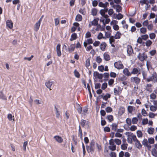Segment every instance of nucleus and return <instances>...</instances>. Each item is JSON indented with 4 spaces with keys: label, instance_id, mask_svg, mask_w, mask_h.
<instances>
[{
    "label": "nucleus",
    "instance_id": "35",
    "mask_svg": "<svg viewBox=\"0 0 157 157\" xmlns=\"http://www.w3.org/2000/svg\"><path fill=\"white\" fill-rule=\"evenodd\" d=\"M115 8L116 11L117 12H120L121 10V7L119 5H116Z\"/></svg>",
    "mask_w": 157,
    "mask_h": 157
},
{
    "label": "nucleus",
    "instance_id": "63",
    "mask_svg": "<svg viewBox=\"0 0 157 157\" xmlns=\"http://www.w3.org/2000/svg\"><path fill=\"white\" fill-rule=\"evenodd\" d=\"M150 98L151 99H155L156 98V96L154 93H152L150 95Z\"/></svg>",
    "mask_w": 157,
    "mask_h": 157
},
{
    "label": "nucleus",
    "instance_id": "59",
    "mask_svg": "<svg viewBox=\"0 0 157 157\" xmlns=\"http://www.w3.org/2000/svg\"><path fill=\"white\" fill-rule=\"evenodd\" d=\"M100 42L98 41H96L93 43V45L95 47H97L99 45Z\"/></svg>",
    "mask_w": 157,
    "mask_h": 157
},
{
    "label": "nucleus",
    "instance_id": "9",
    "mask_svg": "<svg viewBox=\"0 0 157 157\" xmlns=\"http://www.w3.org/2000/svg\"><path fill=\"white\" fill-rule=\"evenodd\" d=\"M90 122L88 121H87L84 119L81 120L80 124L82 127L86 126L87 128H89L90 127Z\"/></svg>",
    "mask_w": 157,
    "mask_h": 157
},
{
    "label": "nucleus",
    "instance_id": "1",
    "mask_svg": "<svg viewBox=\"0 0 157 157\" xmlns=\"http://www.w3.org/2000/svg\"><path fill=\"white\" fill-rule=\"evenodd\" d=\"M155 142L154 139L153 138H149L147 140L146 139H144L142 142L143 145L144 147H147V148L150 150L151 148V144H154Z\"/></svg>",
    "mask_w": 157,
    "mask_h": 157
},
{
    "label": "nucleus",
    "instance_id": "29",
    "mask_svg": "<svg viewBox=\"0 0 157 157\" xmlns=\"http://www.w3.org/2000/svg\"><path fill=\"white\" fill-rule=\"evenodd\" d=\"M103 56L104 59L106 61H109L110 59V56L107 53H105Z\"/></svg>",
    "mask_w": 157,
    "mask_h": 157
},
{
    "label": "nucleus",
    "instance_id": "11",
    "mask_svg": "<svg viewBox=\"0 0 157 157\" xmlns=\"http://www.w3.org/2000/svg\"><path fill=\"white\" fill-rule=\"evenodd\" d=\"M133 50L132 46L130 45H128L127 47V52L128 55L129 56L132 55L133 53Z\"/></svg>",
    "mask_w": 157,
    "mask_h": 157
},
{
    "label": "nucleus",
    "instance_id": "28",
    "mask_svg": "<svg viewBox=\"0 0 157 157\" xmlns=\"http://www.w3.org/2000/svg\"><path fill=\"white\" fill-rule=\"evenodd\" d=\"M135 142L136 146L137 148L140 149L142 147V145L138 140H137Z\"/></svg>",
    "mask_w": 157,
    "mask_h": 157
},
{
    "label": "nucleus",
    "instance_id": "45",
    "mask_svg": "<svg viewBox=\"0 0 157 157\" xmlns=\"http://www.w3.org/2000/svg\"><path fill=\"white\" fill-rule=\"evenodd\" d=\"M0 99L3 100H6L7 98L3 94L2 91H0Z\"/></svg>",
    "mask_w": 157,
    "mask_h": 157
},
{
    "label": "nucleus",
    "instance_id": "36",
    "mask_svg": "<svg viewBox=\"0 0 157 157\" xmlns=\"http://www.w3.org/2000/svg\"><path fill=\"white\" fill-rule=\"evenodd\" d=\"M98 19H94L92 21H91V23L93 25L96 26L98 25Z\"/></svg>",
    "mask_w": 157,
    "mask_h": 157
},
{
    "label": "nucleus",
    "instance_id": "40",
    "mask_svg": "<svg viewBox=\"0 0 157 157\" xmlns=\"http://www.w3.org/2000/svg\"><path fill=\"white\" fill-rule=\"evenodd\" d=\"M137 135L139 138H142L143 134L142 132L140 130H138L136 132Z\"/></svg>",
    "mask_w": 157,
    "mask_h": 157
},
{
    "label": "nucleus",
    "instance_id": "46",
    "mask_svg": "<svg viewBox=\"0 0 157 157\" xmlns=\"http://www.w3.org/2000/svg\"><path fill=\"white\" fill-rule=\"evenodd\" d=\"M142 76L143 77V79H144V80H146V79L147 78V73L145 71H144L142 72Z\"/></svg>",
    "mask_w": 157,
    "mask_h": 157
},
{
    "label": "nucleus",
    "instance_id": "24",
    "mask_svg": "<svg viewBox=\"0 0 157 157\" xmlns=\"http://www.w3.org/2000/svg\"><path fill=\"white\" fill-rule=\"evenodd\" d=\"M106 119H107L109 122H112L114 120L113 116L111 115H107L106 117Z\"/></svg>",
    "mask_w": 157,
    "mask_h": 157
},
{
    "label": "nucleus",
    "instance_id": "8",
    "mask_svg": "<svg viewBox=\"0 0 157 157\" xmlns=\"http://www.w3.org/2000/svg\"><path fill=\"white\" fill-rule=\"evenodd\" d=\"M123 89L119 86H117V88L114 89V93L115 95H119L121 93Z\"/></svg>",
    "mask_w": 157,
    "mask_h": 157
},
{
    "label": "nucleus",
    "instance_id": "32",
    "mask_svg": "<svg viewBox=\"0 0 157 157\" xmlns=\"http://www.w3.org/2000/svg\"><path fill=\"white\" fill-rule=\"evenodd\" d=\"M150 110L152 112H155L157 110V106L151 105L150 107Z\"/></svg>",
    "mask_w": 157,
    "mask_h": 157
},
{
    "label": "nucleus",
    "instance_id": "50",
    "mask_svg": "<svg viewBox=\"0 0 157 157\" xmlns=\"http://www.w3.org/2000/svg\"><path fill=\"white\" fill-rule=\"evenodd\" d=\"M156 36L155 34L154 33H151L149 34V37L151 39H154Z\"/></svg>",
    "mask_w": 157,
    "mask_h": 157
},
{
    "label": "nucleus",
    "instance_id": "38",
    "mask_svg": "<svg viewBox=\"0 0 157 157\" xmlns=\"http://www.w3.org/2000/svg\"><path fill=\"white\" fill-rule=\"evenodd\" d=\"M90 59L88 58L86 59V61L85 66L86 67H88L90 65Z\"/></svg>",
    "mask_w": 157,
    "mask_h": 157
},
{
    "label": "nucleus",
    "instance_id": "22",
    "mask_svg": "<svg viewBox=\"0 0 157 157\" xmlns=\"http://www.w3.org/2000/svg\"><path fill=\"white\" fill-rule=\"evenodd\" d=\"M40 25V23L38 21L36 23L34 26V30L37 32L39 29Z\"/></svg>",
    "mask_w": 157,
    "mask_h": 157
},
{
    "label": "nucleus",
    "instance_id": "44",
    "mask_svg": "<svg viewBox=\"0 0 157 157\" xmlns=\"http://www.w3.org/2000/svg\"><path fill=\"white\" fill-rule=\"evenodd\" d=\"M152 154L153 156L155 157H157V151L155 149H152Z\"/></svg>",
    "mask_w": 157,
    "mask_h": 157
},
{
    "label": "nucleus",
    "instance_id": "13",
    "mask_svg": "<svg viewBox=\"0 0 157 157\" xmlns=\"http://www.w3.org/2000/svg\"><path fill=\"white\" fill-rule=\"evenodd\" d=\"M56 51L57 56L60 57L61 55V45L60 44H57L56 48Z\"/></svg>",
    "mask_w": 157,
    "mask_h": 157
},
{
    "label": "nucleus",
    "instance_id": "17",
    "mask_svg": "<svg viewBox=\"0 0 157 157\" xmlns=\"http://www.w3.org/2000/svg\"><path fill=\"white\" fill-rule=\"evenodd\" d=\"M54 138L59 143H61L63 142V139L59 136H55L54 137Z\"/></svg>",
    "mask_w": 157,
    "mask_h": 157
},
{
    "label": "nucleus",
    "instance_id": "47",
    "mask_svg": "<svg viewBox=\"0 0 157 157\" xmlns=\"http://www.w3.org/2000/svg\"><path fill=\"white\" fill-rule=\"evenodd\" d=\"M140 30V32L143 34H145L147 31L146 28L144 27L141 28Z\"/></svg>",
    "mask_w": 157,
    "mask_h": 157
},
{
    "label": "nucleus",
    "instance_id": "2",
    "mask_svg": "<svg viewBox=\"0 0 157 157\" xmlns=\"http://www.w3.org/2000/svg\"><path fill=\"white\" fill-rule=\"evenodd\" d=\"M95 142L94 140H92L89 146H86L87 150L88 153L91 152L92 154L94 151L95 148Z\"/></svg>",
    "mask_w": 157,
    "mask_h": 157
},
{
    "label": "nucleus",
    "instance_id": "6",
    "mask_svg": "<svg viewBox=\"0 0 157 157\" xmlns=\"http://www.w3.org/2000/svg\"><path fill=\"white\" fill-rule=\"evenodd\" d=\"M114 66L115 68L119 70L123 69L124 67V65L122 63L120 60L115 62L114 63Z\"/></svg>",
    "mask_w": 157,
    "mask_h": 157
},
{
    "label": "nucleus",
    "instance_id": "20",
    "mask_svg": "<svg viewBox=\"0 0 157 157\" xmlns=\"http://www.w3.org/2000/svg\"><path fill=\"white\" fill-rule=\"evenodd\" d=\"M125 111L124 108L122 106H121L119 109L118 114L121 115L124 113Z\"/></svg>",
    "mask_w": 157,
    "mask_h": 157
},
{
    "label": "nucleus",
    "instance_id": "48",
    "mask_svg": "<svg viewBox=\"0 0 157 157\" xmlns=\"http://www.w3.org/2000/svg\"><path fill=\"white\" fill-rule=\"evenodd\" d=\"M74 74L75 76L77 78H79L80 77V75L79 73L76 70H75L74 71Z\"/></svg>",
    "mask_w": 157,
    "mask_h": 157
},
{
    "label": "nucleus",
    "instance_id": "51",
    "mask_svg": "<svg viewBox=\"0 0 157 157\" xmlns=\"http://www.w3.org/2000/svg\"><path fill=\"white\" fill-rule=\"evenodd\" d=\"M105 110L107 113H109L113 111V109L110 107L108 106L106 108Z\"/></svg>",
    "mask_w": 157,
    "mask_h": 157
},
{
    "label": "nucleus",
    "instance_id": "64",
    "mask_svg": "<svg viewBox=\"0 0 157 157\" xmlns=\"http://www.w3.org/2000/svg\"><path fill=\"white\" fill-rule=\"evenodd\" d=\"M110 155L111 157H116V153L114 152H111L110 154Z\"/></svg>",
    "mask_w": 157,
    "mask_h": 157
},
{
    "label": "nucleus",
    "instance_id": "7",
    "mask_svg": "<svg viewBox=\"0 0 157 157\" xmlns=\"http://www.w3.org/2000/svg\"><path fill=\"white\" fill-rule=\"evenodd\" d=\"M138 58L141 61H144V60H146L147 58V56L144 53L141 54L140 53L137 56Z\"/></svg>",
    "mask_w": 157,
    "mask_h": 157
},
{
    "label": "nucleus",
    "instance_id": "53",
    "mask_svg": "<svg viewBox=\"0 0 157 157\" xmlns=\"http://www.w3.org/2000/svg\"><path fill=\"white\" fill-rule=\"evenodd\" d=\"M142 39L144 40H147L149 37L148 36L147 34L143 35L141 36Z\"/></svg>",
    "mask_w": 157,
    "mask_h": 157
},
{
    "label": "nucleus",
    "instance_id": "31",
    "mask_svg": "<svg viewBox=\"0 0 157 157\" xmlns=\"http://www.w3.org/2000/svg\"><path fill=\"white\" fill-rule=\"evenodd\" d=\"M78 136L80 137L81 139H82V130L80 126L79 125V129H78Z\"/></svg>",
    "mask_w": 157,
    "mask_h": 157
},
{
    "label": "nucleus",
    "instance_id": "27",
    "mask_svg": "<svg viewBox=\"0 0 157 157\" xmlns=\"http://www.w3.org/2000/svg\"><path fill=\"white\" fill-rule=\"evenodd\" d=\"M112 130L116 131L118 127V124L116 123H113L112 125Z\"/></svg>",
    "mask_w": 157,
    "mask_h": 157
},
{
    "label": "nucleus",
    "instance_id": "54",
    "mask_svg": "<svg viewBox=\"0 0 157 157\" xmlns=\"http://www.w3.org/2000/svg\"><path fill=\"white\" fill-rule=\"evenodd\" d=\"M138 122V119L136 117H133L132 119V122L133 124H136Z\"/></svg>",
    "mask_w": 157,
    "mask_h": 157
},
{
    "label": "nucleus",
    "instance_id": "61",
    "mask_svg": "<svg viewBox=\"0 0 157 157\" xmlns=\"http://www.w3.org/2000/svg\"><path fill=\"white\" fill-rule=\"evenodd\" d=\"M103 76L105 80H107L109 78V74L107 73H105L104 74Z\"/></svg>",
    "mask_w": 157,
    "mask_h": 157
},
{
    "label": "nucleus",
    "instance_id": "26",
    "mask_svg": "<svg viewBox=\"0 0 157 157\" xmlns=\"http://www.w3.org/2000/svg\"><path fill=\"white\" fill-rule=\"evenodd\" d=\"M121 35H122L121 33L119 31H117V32L116 34L114 36V37L115 39H118L120 38Z\"/></svg>",
    "mask_w": 157,
    "mask_h": 157
},
{
    "label": "nucleus",
    "instance_id": "19",
    "mask_svg": "<svg viewBox=\"0 0 157 157\" xmlns=\"http://www.w3.org/2000/svg\"><path fill=\"white\" fill-rule=\"evenodd\" d=\"M75 48V44H71L68 48V51L69 53H71L73 52Z\"/></svg>",
    "mask_w": 157,
    "mask_h": 157
},
{
    "label": "nucleus",
    "instance_id": "34",
    "mask_svg": "<svg viewBox=\"0 0 157 157\" xmlns=\"http://www.w3.org/2000/svg\"><path fill=\"white\" fill-rule=\"evenodd\" d=\"M98 10L95 8H93L91 10V14L94 16H96Z\"/></svg>",
    "mask_w": 157,
    "mask_h": 157
},
{
    "label": "nucleus",
    "instance_id": "23",
    "mask_svg": "<svg viewBox=\"0 0 157 157\" xmlns=\"http://www.w3.org/2000/svg\"><path fill=\"white\" fill-rule=\"evenodd\" d=\"M101 96L103 99L105 101H107L108 98H110L111 97V95L108 93L106 94L103 96L102 95H101Z\"/></svg>",
    "mask_w": 157,
    "mask_h": 157
},
{
    "label": "nucleus",
    "instance_id": "43",
    "mask_svg": "<svg viewBox=\"0 0 157 157\" xmlns=\"http://www.w3.org/2000/svg\"><path fill=\"white\" fill-rule=\"evenodd\" d=\"M152 43V42L150 40H148L145 42V44L147 47H149L151 46Z\"/></svg>",
    "mask_w": 157,
    "mask_h": 157
},
{
    "label": "nucleus",
    "instance_id": "18",
    "mask_svg": "<svg viewBox=\"0 0 157 157\" xmlns=\"http://www.w3.org/2000/svg\"><path fill=\"white\" fill-rule=\"evenodd\" d=\"M114 37L113 36H111L109 39V43L111 44V46L113 47H115V45L113 43H114L115 42V40Z\"/></svg>",
    "mask_w": 157,
    "mask_h": 157
},
{
    "label": "nucleus",
    "instance_id": "42",
    "mask_svg": "<svg viewBox=\"0 0 157 157\" xmlns=\"http://www.w3.org/2000/svg\"><path fill=\"white\" fill-rule=\"evenodd\" d=\"M55 109L56 111V117L57 118H59L60 116L59 111H58V109L56 107L55 105Z\"/></svg>",
    "mask_w": 157,
    "mask_h": 157
},
{
    "label": "nucleus",
    "instance_id": "39",
    "mask_svg": "<svg viewBox=\"0 0 157 157\" xmlns=\"http://www.w3.org/2000/svg\"><path fill=\"white\" fill-rule=\"evenodd\" d=\"M128 146V144L124 143L121 145V148L123 150H125L127 149Z\"/></svg>",
    "mask_w": 157,
    "mask_h": 157
},
{
    "label": "nucleus",
    "instance_id": "33",
    "mask_svg": "<svg viewBox=\"0 0 157 157\" xmlns=\"http://www.w3.org/2000/svg\"><path fill=\"white\" fill-rule=\"evenodd\" d=\"M82 16L81 15L78 14L77 15L76 17L75 20L78 21H80L82 20Z\"/></svg>",
    "mask_w": 157,
    "mask_h": 157
},
{
    "label": "nucleus",
    "instance_id": "55",
    "mask_svg": "<svg viewBox=\"0 0 157 157\" xmlns=\"http://www.w3.org/2000/svg\"><path fill=\"white\" fill-rule=\"evenodd\" d=\"M131 137V138L132 139V140H133L134 142H136L137 140H138L136 138V136L135 135H130Z\"/></svg>",
    "mask_w": 157,
    "mask_h": 157
},
{
    "label": "nucleus",
    "instance_id": "52",
    "mask_svg": "<svg viewBox=\"0 0 157 157\" xmlns=\"http://www.w3.org/2000/svg\"><path fill=\"white\" fill-rule=\"evenodd\" d=\"M127 109L128 112L129 113H132L133 110V107L132 106H128V107Z\"/></svg>",
    "mask_w": 157,
    "mask_h": 157
},
{
    "label": "nucleus",
    "instance_id": "10",
    "mask_svg": "<svg viewBox=\"0 0 157 157\" xmlns=\"http://www.w3.org/2000/svg\"><path fill=\"white\" fill-rule=\"evenodd\" d=\"M131 72V75L132 74L135 75H137V76H138L139 75L141 74L140 70L139 68H134L132 69Z\"/></svg>",
    "mask_w": 157,
    "mask_h": 157
},
{
    "label": "nucleus",
    "instance_id": "12",
    "mask_svg": "<svg viewBox=\"0 0 157 157\" xmlns=\"http://www.w3.org/2000/svg\"><path fill=\"white\" fill-rule=\"evenodd\" d=\"M6 26L10 29H12L13 27V23L10 20H7L6 22Z\"/></svg>",
    "mask_w": 157,
    "mask_h": 157
},
{
    "label": "nucleus",
    "instance_id": "16",
    "mask_svg": "<svg viewBox=\"0 0 157 157\" xmlns=\"http://www.w3.org/2000/svg\"><path fill=\"white\" fill-rule=\"evenodd\" d=\"M152 86V85L151 84H147L145 86V90L149 92H151L152 91V89L151 88Z\"/></svg>",
    "mask_w": 157,
    "mask_h": 157
},
{
    "label": "nucleus",
    "instance_id": "14",
    "mask_svg": "<svg viewBox=\"0 0 157 157\" xmlns=\"http://www.w3.org/2000/svg\"><path fill=\"white\" fill-rule=\"evenodd\" d=\"M94 76L99 79H102L103 77V75L101 74H99L97 71H95L94 73Z\"/></svg>",
    "mask_w": 157,
    "mask_h": 157
},
{
    "label": "nucleus",
    "instance_id": "56",
    "mask_svg": "<svg viewBox=\"0 0 157 157\" xmlns=\"http://www.w3.org/2000/svg\"><path fill=\"white\" fill-rule=\"evenodd\" d=\"M79 12L83 15L85 14L86 12L85 11L84 9L80 8L79 10Z\"/></svg>",
    "mask_w": 157,
    "mask_h": 157
},
{
    "label": "nucleus",
    "instance_id": "49",
    "mask_svg": "<svg viewBox=\"0 0 157 157\" xmlns=\"http://www.w3.org/2000/svg\"><path fill=\"white\" fill-rule=\"evenodd\" d=\"M96 61L98 63H100L102 62V59L100 56H98L96 58Z\"/></svg>",
    "mask_w": 157,
    "mask_h": 157
},
{
    "label": "nucleus",
    "instance_id": "41",
    "mask_svg": "<svg viewBox=\"0 0 157 157\" xmlns=\"http://www.w3.org/2000/svg\"><path fill=\"white\" fill-rule=\"evenodd\" d=\"M114 143H115L117 145H120L121 143V140L118 139H115L114 140Z\"/></svg>",
    "mask_w": 157,
    "mask_h": 157
},
{
    "label": "nucleus",
    "instance_id": "58",
    "mask_svg": "<svg viewBox=\"0 0 157 157\" xmlns=\"http://www.w3.org/2000/svg\"><path fill=\"white\" fill-rule=\"evenodd\" d=\"M104 38V37H103V34L101 33H99L97 36V39L98 40H100L102 38Z\"/></svg>",
    "mask_w": 157,
    "mask_h": 157
},
{
    "label": "nucleus",
    "instance_id": "62",
    "mask_svg": "<svg viewBox=\"0 0 157 157\" xmlns=\"http://www.w3.org/2000/svg\"><path fill=\"white\" fill-rule=\"evenodd\" d=\"M148 122V120L147 118L144 119L142 121V124L143 125L146 124Z\"/></svg>",
    "mask_w": 157,
    "mask_h": 157
},
{
    "label": "nucleus",
    "instance_id": "57",
    "mask_svg": "<svg viewBox=\"0 0 157 157\" xmlns=\"http://www.w3.org/2000/svg\"><path fill=\"white\" fill-rule=\"evenodd\" d=\"M107 87V83L105 82L102 84L101 89L103 90H105Z\"/></svg>",
    "mask_w": 157,
    "mask_h": 157
},
{
    "label": "nucleus",
    "instance_id": "5",
    "mask_svg": "<svg viewBox=\"0 0 157 157\" xmlns=\"http://www.w3.org/2000/svg\"><path fill=\"white\" fill-rule=\"evenodd\" d=\"M109 149L112 151L116 150V146L114 142V140L111 139L109 140Z\"/></svg>",
    "mask_w": 157,
    "mask_h": 157
},
{
    "label": "nucleus",
    "instance_id": "4",
    "mask_svg": "<svg viewBox=\"0 0 157 157\" xmlns=\"http://www.w3.org/2000/svg\"><path fill=\"white\" fill-rule=\"evenodd\" d=\"M147 82L151 81L156 82L157 81V74L156 72L153 73L151 76L149 78H147L146 80Z\"/></svg>",
    "mask_w": 157,
    "mask_h": 157
},
{
    "label": "nucleus",
    "instance_id": "21",
    "mask_svg": "<svg viewBox=\"0 0 157 157\" xmlns=\"http://www.w3.org/2000/svg\"><path fill=\"white\" fill-rule=\"evenodd\" d=\"M106 44L105 42H102L100 44V48L101 49L102 51H104L105 50V48L106 47Z\"/></svg>",
    "mask_w": 157,
    "mask_h": 157
},
{
    "label": "nucleus",
    "instance_id": "30",
    "mask_svg": "<svg viewBox=\"0 0 157 157\" xmlns=\"http://www.w3.org/2000/svg\"><path fill=\"white\" fill-rule=\"evenodd\" d=\"M52 82L48 81L45 83V85L47 87L50 89V90H51V89H50L52 85L53 84Z\"/></svg>",
    "mask_w": 157,
    "mask_h": 157
},
{
    "label": "nucleus",
    "instance_id": "37",
    "mask_svg": "<svg viewBox=\"0 0 157 157\" xmlns=\"http://www.w3.org/2000/svg\"><path fill=\"white\" fill-rule=\"evenodd\" d=\"M154 131V129L153 128H150L147 129V132L150 134H152Z\"/></svg>",
    "mask_w": 157,
    "mask_h": 157
},
{
    "label": "nucleus",
    "instance_id": "60",
    "mask_svg": "<svg viewBox=\"0 0 157 157\" xmlns=\"http://www.w3.org/2000/svg\"><path fill=\"white\" fill-rule=\"evenodd\" d=\"M126 122L128 126H130L132 124L131 119L130 118H128L126 120Z\"/></svg>",
    "mask_w": 157,
    "mask_h": 157
},
{
    "label": "nucleus",
    "instance_id": "3",
    "mask_svg": "<svg viewBox=\"0 0 157 157\" xmlns=\"http://www.w3.org/2000/svg\"><path fill=\"white\" fill-rule=\"evenodd\" d=\"M130 81L132 83L138 86L140 83L141 79L137 76L132 77L130 78Z\"/></svg>",
    "mask_w": 157,
    "mask_h": 157
},
{
    "label": "nucleus",
    "instance_id": "15",
    "mask_svg": "<svg viewBox=\"0 0 157 157\" xmlns=\"http://www.w3.org/2000/svg\"><path fill=\"white\" fill-rule=\"evenodd\" d=\"M124 74L127 76H129L131 75V72H130L127 68L124 69L123 71Z\"/></svg>",
    "mask_w": 157,
    "mask_h": 157
},
{
    "label": "nucleus",
    "instance_id": "25",
    "mask_svg": "<svg viewBox=\"0 0 157 157\" xmlns=\"http://www.w3.org/2000/svg\"><path fill=\"white\" fill-rule=\"evenodd\" d=\"M77 38V36L76 33H73L71 36V38L70 39V41H72L76 39Z\"/></svg>",
    "mask_w": 157,
    "mask_h": 157
}]
</instances>
